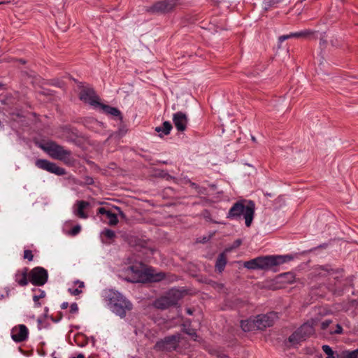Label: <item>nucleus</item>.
Segmentation results:
<instances>
[{
    "label": "nucleus",
    "mask_w": 358,
    "mask_h": 358,
    "mask_svg": "<svg viewBox=\"0 0 358 358\" xmlns=\"http://www.w3.org/2000/svg\"><path fill=\"white\" fill-rule=\"evenodd\" d=\"M127 271V280L131 282H143L146 280L158 282L165 277L164 273H155L153 270H146L145 265L142 263L129 266Z\"/></svg>",
    "instance_id": "nucleus-1"
},
{
    "label": "nucleus",
    "mask_w": 358,
    "mask_h": 358,
    "mask_svg": "<svg viewBox=\"0 0 358 358\" xmlns=\"http://www.w3.org/2000/svg\"><path fill=\"white\" fill-rule=\"evenodd\" d=\"M106 297L108 300V306L113 313L124 318L127 312L133 308V305L126 297L117 291L109 290Z\"/></svg>",
    "instance_id": "nucleus-2"
},
{
    "label": "nucleus",
    "mask_w": 358,
    "mask_h": 358,
    "mask_svg": "<svg viewBox=\"0 0 358 358\" xmlns=\"http://www.w3.org/2000/svg\"><path fill=\"white\" fill-rule=\"evenodd\" d=\"M255 214V203L252 201H240L236 202L229 210L227 217L229 219H237L243 215L245 223L250 227L253 220Z\"/></svg>",
    "instance_id": "nucleus-3"
},
{
    "label": "nucleus",
    "mask_w": 358,
    "mask_h": 358,
    "mask_svg": "<svg viewBox=\"0 0 358 358\" xmlns=\"http://www.w3.org/2000/svg\"><path fill=\"white\" fill-rule=\"evenodd\" d=\"M182 292L176 289L169 290L164 296L157 299L154 303V306L160 310H165L171 306H175L182 298Z\"/></svg>",
    "instance_id": "nucleus-4"
},
{
    "label": "nucleus",
    "mask_w": 358,
    "mask_h": 358,
    "mask_svg": "<svg viewBox=\"0 0 358 358\" xmlns=\"http://www.w3.org/2000/svg\"><path fill=\"white\" fill-rule=\"evenodd\" d=\"M259 269L268 270L273 266L282 264L291 261V255H266L257 257Z\"/></svg>",
    "instance_id": "nucleus-5"
},
{
    "label": "nucleus",
    "mask_w": 358,
    "mask_h": 358,
    "mask_svg": "<svg viewBox=\"0 0 358 358\" xmlns=\"http://www.w3.org/2000/svg\"><path fill=\"white\" fill-rule=\"evenodd\" d=\"M314 323L313 321H308L297 329L288 338V341L292 345L298 344L301 341H306L315 332Z\"/></svg>",
    "instance_id": "nucleus-6"
},
{
    "label": "nucleus",
    "mask_w": 358,
    "mask_h": 358,
    "mask_svg": "<svg viewBox=\"0 0 358 358\" xmlns=\"http://www.w3.org/2000/svg\"><path fill=\"white\" fill-rule=\"evenodd\" d=\"M50 157L59 160H65L71 155V152L64 149L63 146L57 144L55 142L48 143L43 148Z\"/></svg>",
    "instance_id": "nucleus-7"
},
{
    "label": "nucleus",
    "mask_w": 358,
    "mask_h": 358,
    "mask_svg": "<svg viewBox=\"0 0 358 358\" xmlns=\"http://www.w3.org/2000/svg\"><path fill=\"white\" fill-rule=\"evenodd\" d=\"M180 334H177L165 337L163 340L158 341L155 345V348L162 351L176 350L180 342Z\"/></svg>",
    "instance_id": "nucleus-8"
},
{
    "label": "nucleus",
    "mask_w": 358,
    "mask_h": 358,
    "mask_svg": "<svg viewBox=\"0 0 358 358\" xmlns=\"http://www.w3.org/2000/svg\"><path fill=\"white\" fill-rule=\"evenodd\" d=\"M29 282L35 286H43L48 279V273L46 269L37 266L31 269L29 273Z\"/></svg>",
    "instance_id": "nucleus-9"
},
{
    "label": "nucleus",
    "mask_w": 358,
    "mask_h": 358,
    "mask_svg": "<svg viewBox=\"0 0 358 358\" xmlns=\"http://www.w3.org/2000/svg\"><path fill=\"white\" fill-rule=\"evenodd\" d=\"M79 97L83 101L93 106H99L101 103L94 90L89 86L81 85L79 86Z\"/></svg>",
    "instance_id": "nucleus-10"
},
{
    "label": "nucleus",
    "mask_w": 358,
    "mask_h": 358,
    "mask_svg": "<svg viewBox=\"0 0 358 358\" xmlns=\"http://www.w3.org/2000/svg\"><path fill=\"white\" fill-rule=\"evenodd\" d=\"M276 318H278V314L275 312L257 315L254 318L256 329L263 330L268 327L272 326Z\"/></svg>",
    "instance_id": "nucleus-11"
},
{
    "label": "nucleus",
    "mask_w": 358,
    "mask_h": 358,
    "mask_svg": "<svg viewBox=\"0 0 358 358\" xmlns=\"http://www.w3.org/2000/svg\"><path fill=\"white\" fill-rule=\"evenodd\" d=\"M177 5V0H162L156 2L148 9L150 13H168L171 11Z\"/></svg>",
    "instance_id": "nucleus-12"
},
{
    "label": "nucleus",
    "mask_w": 358,
    "mask_h": 358,
    "mask_svg": "<svg viewBox=\"0 0 358 358\" xmlns=\"http://www.w3.org/2000/svg\"><path fill=\"white\" fill-rule=\"evenodd\" d=\"M35 165L38 169L55 173L57 176H62L65 173V170L63 168L59 167L56 164L50 162L47 159H37L35 162Z\"/></svg>",
    "instance_id": "nucleus-13"
},
{
    "label": "nucleus",
    "mask_w": 358,
    "mask_h": 358,
    "mask_svg": "<svg viewBox=\"0 0 358 358\" xmlns=\"http://www.w3.org/2000/svg\"><path fill=\"white\" fill-rule=\"evenodd\" d=\"M29 330L24 324H19L11 329V338L17 343L23 342L28 338Z\"/></svg>",
    "instance_id": "nucleus-14"
},
{
    "label": "nucleus",
    "mask_w": 358,
    "mask_h": 358,
    "mask_svg": "<svg viewBox=\"0 0 358 358\" xmlns=\"http://www.w3.org/2000/svg\"><path fill=\"white\" fill-rule=\"evenodd\" d=\"M173 122L179 131H183L186 129L188 120L185 113L182 112H177L173 115Z\"/></svg>",
    "instance_id": "nucleus-15"
},
{
    "label": "nucleus",
    "mask_w": 358,
    "mask_h": 358,
    "mask_svg": "<svg viewBox=\"0 0 358 358\" xmlns=\"http://www.w3.org/2000/svg\"><path fill=\"white\" fill-rule=\"evenodd\" d=\"M89 206L90 203L86 201H77L73 206L74 215L81 219L88 218V215L85 212V210Z\"/></svg>",
    "instance_id": "nucleus-16"
},
{
    "label": "nucleus",
    "mask_w": 358,
    "mask_h": 358,
    "mask_svg": "<svg viewBox=\"0 0 358 358\" xmlns=\"http://www.w3.org/2000/svg\"><path fill=\"white\" fill-rule=\"evenodd\" d=\"M29 268L27 267L23 268L22 270H18L15 274V281L20 286L27 285L29 278Z\"/></svg>",
    "instance_id": "nucleus-17"
},
{
    "label": "nucleus",
    "mask_w": 358,
    "mask_h": 358,
    "mask_svg": "<svg viewBox=\"0 0 358 358\" xmlns=\"http://www.w3.org/2000/svg\"><path fill=\"white\" fill-rule=\"evenodd\" d=\"M97 215H104L106 219L108 220V224L110 226H115L118 223L117 214L103 207L98 208Z\"/></svg>",
    "instance_id": "nucleus-18"
},
{
    "label": "nucleus",
    "mask_w": 358,
    "mask_h": 358,
    "mask_svg": "<svg viewBox=\"0 0 358 358\" xmlns=\"http://www.w3.org/2000/svg\"><path fill=\"white\" fill-rule=\"evenodd\" d=\"M173 127L170 122L165 121L162 124V126L155 127V130L159 133V136L162 137L170 134Z\"/></svg>",
    "instance_id": "nucleus-19"
},
{
    "label": "nucleus",
    "mask_w": 358,
    "mask_h": 358,
    "mask_svg": "<svg viewBox=\"0 0 358 358\" xmlns=\"http://www.w3.org/2000/svg\"><path fill=\"white\" fill-rule=\"evenodd\" d=\"M103 112L106 114L110 115L114 117H120L121 118V112L119 109L115 107L110 106L108 105L102 104L99 105Z\"/></svg>",
    "instance_id": "nucleus-20"
},
{
    "label": "nucleus",
    "mask_w": 358,
    "mask_h": 358,
    "mask_svg": "<svg viewBox=\"0 0 358 358\" xmlns=\"http://www.w3.org/2000/svg\"><path fill=\"white\" fill-rule=\"evenodd\" d=\"M227 264V256L224 252L220 253L216 260L215 268L220 273L222 272Z\"/></svg>",
    "instance_id": "nucleus-21"
},
{
    "label": "nucleus",
    "mask_w": 358,
    "mask_h": 358,
    "mask_svg": "<svg viewBox=\"0 0 358 358\" xmlns=\"http://www.w3.org/2000/svg\"><path fill=\"white\" fill-rule=\"evenodd\" d=\"M241 327L244 331H250L256 329L254 319L242 320L241 322Z\"/></svg>",
    "instance_id": "nucleus-22"
},
{
    "label": "nucleus",
    "mask_w": 358,
    "mask_h": 358,
    "mask_svg": "<svg viewBox=\"0 0 358 358\" xmlns=\"http://www.w3.org/2000/svg\"><path fill=\"white\" fill-rule=\"evenodd\" d=\"M313 34V31L310 29H305L300 31L291 33L292 38H309Z\"/></svg>",
    "instance_id": "nucleus-23"
},
{
    "label": "nucleus",
    "mask_w": 358,
    "mask_h": 358,
    "mask_svg": "<svg viewBox=\"0 0 358 358\" xmlns=\"http://www.w3.org/2000/svg\"><path fill=\"white\" fill-rule=\"evenodd\" d=\"M336 355L337 358H358V349L353 351L345 350Z\"/></svg>",
    "instance_id": "nucleus-24"
},
{
    "label": "nucleus",
    "mask_w": 358,
    "mask_h": 358,
    "mask_svg": "<svg viewBox=\"0 0 358 358\" xmlns=\"http://www.w3.org/2000/svg\"><path fill=\"white\" fill-rule=\"evenodd\" d=\"M243 266L245 268H248V269H252V270H258L259 269L257 258L252 259L250 261L245 262L243 264Z\"/></svg>",
    "instance_id": "nucleus-25"
},
{
    "label": "nucleus",
    "mask_w": 358,
    "mask_h": 358,
    "mask_svg": "<svg viewBox=\"0 0 358 358\" xmlns=\"http://www.w3.org/2000/svg\"><path fill=\"white\" fill-rule=\"evenodd\" d=\"M74 340L76 343L80 347H83L87 343L85 336L81 334H76L75 336Z\"/></svg>",
    "instance_id": "nucleus-26"
},
{
    "label": "nucleus",
    "mask_w": 358,
    "mask_h": 358,
    "mask_svg": "<svg viewBox=\"0 0 358 358\" xmlns=\"http://www.w3.org/2000/svg\"><path fill=\"white\" fill-rule=\"evenodd\" d=\"M323 352L327 355L326 358H337L335 357V352L328 345H323L322 347Z\"/></svg>",
    "instance_id": "nucleus-27"
},
{
    "label": "nucleus",
    "mask_w": 358,
    "mask_h": 358,
    "mask_svg": "<svg viewBox=\"0 0 358 358\" xmlns=\"http://www.w3.org/2000/svg\"><path fill=\"white\" fill-rule=\"evenodd\" d=\"M101 234L108 240V241L107 242L108 243H110V241L114 239V238L115 237V233L113 230L109 229H106L104 231H103Z\"/></svg>",
    "instance_id": "nucleus-28"
},
{
    "label": "nucleus",
    "mask_w": 358,
    "mask_h": 358,
    "mask_svg": "<svg viewBox=\"0 0 358 358\" xmlns=\"http://www.w3.org/2000/svg\"><path fill=\"white\" fill-rule=\"evenodd\" d=\"M38 292V294H35L33 296V300L35 303L36 306H39L41 303L38 302L39 299H43L45 296V292L43 290L38 289L36 290Z\"/></svg>",
    "instance_id": "nucleus-29"
},
{
    "label": "nucleus",
    "mask_w": 358,
    "mask_h": 358,
    "mask_svg": "<svg viewBox=\"0 0 358 358\" xmlns=\"http://www.w3.org/2000/svg\"><path fill=\"white\" fill-rule=\"evenodd\" d=\"M182 331L188 334L189 336H190L194 341L196 340V337H197V335H196V333L195 331V330L194 329H191L189 327L188 328H186L184 327Z\"/></svg>",
    "instance_id": "nucleus-30"
},
{
    "label": "nucleus",
    "mask_w": 358,
    "mask_h": 358,
    "mask_svg": "<svg viewBox=\"0 0 358 358\" xmlns=\"http://www.w3.org/2000/svg\"><path fill=\"white\" fill-rule=\"evenodd\" d=\"M24 258L28 259L29 261H32L34 258L32 252L29 250H25L24 252Z\"/></svg>",
    "instance_id": "nucleus-31"
},
{
    "label": "nucleus",
    "mask_w": 358,
    "mask_h": 358,
    "mask_svg": "<svg viewBox=\"0 0 358 358\" xmlns=\"http://www.w3.org/2000/svg\"><path fill=\"white\" fill-rule=\"evenodd\" d=\"M10 289L8 287L4 288L3 293L0 294V301L9 296Z\"/></svg>",
    "instance_id": "nucleus-32"
},
{
    "label": "nucleus",
    "mask_w": 358,
    "mask_h": 358,
    "mask_svg": "<svg viewBox=\"0 0 358 358\" xmlns=\"http://www.w3.org/2000/svg\"><path fill=\"white\" fill-rule=\"evenodd\" d=\"M80 230H81V227L80 225H76L74 227H73V229H71V234L72 236H76L80 233Z\"/></svg>",
    "instance_id": "nucleus-33"
},
{
    "label": "nucleus",
    "mask_w": 358,
    "mask_h": 358,
    "mask_svg": "<svg viewBox=\"0 0 358 358\" xmlns=\"http://www.w3.org/2000/svg\"><path fill=\"white\" fill-rule=\"evenodd\" d=\"M331 323V321L330 320H326L323 321L321 324L322 329H323V330L327 329Z\"/></svg>",
    "instance_id": "nucleus-34"
},
{
    "label": "nucleus",
    "mask_w": 358,
    "mask_h": 358,
    "mask_svg": "<svg viewBox=\"0 0 358 358\" xmlns=\"http://www.w3.org/2000/svg\"><path fill=\"white\" fill-rule=\"evenodd\" d=\"M78 311V306L76 303H73L70 306V312L71 313H76Z\"/></svg>",
    "instance_id": "nucleus-35"
},
{
    "label": "nucleus",
    "mask_w": 358,
    "mask_h": 358,
    "mask_svg": "<svg viewBox=\"0 0 358 358\" xmlns=\"http://www.w3.org/2000/svg\"><path fill=\"white\" fill-rule=\"evenodd\" d=\"M343 331V328L340 324H336V329L334 331H331V334H340Z\"/></svg>",
    "instance_id": "nucleus-36"
},
{
    "label": "nucleus",
    "mask_w": 358,
    "mask_h": 358,
    "mask_svg": "<svg viewBox=\"0 0 358 358\" xmlns=\"http://www.w3.org/2000/svg\"><path fill=\"white\" fill-rule=\"evenodd\" d=\"M242 243V241L241 239H237L235 241H234L231 249L237 248H238Z\"/></svg>",
    "instance_id": "nucleus-37"
},
{
    "label": "nucleus",
    "mask_w": 358,
    "mask_h": 358,
    "mask_svg": "<svg viewBox=\"0 0 358 358\" xmlns=\"http://www.w3.org/2000/svg\"><path fill=\"white\" fill-rule=\"evenodd\" d=\"M69 292H71V294L74 296L78 295L82 292V291L78 288L74 289H69Z\"/></svg>",
    "instance_id": "nucleus-38"
},
{
    "label": "nucleus",
    "mask_w": 358,
    "mask_h": 358,
    "mask_svg": "<svg viewBox=\"0 0 358 358\" xmlns=\"http://www.w3.org/2000/svg\"><path fill=\"white\" fill-rule=\"evenodd\" d=\"M290 38H292L291 33L289 34L282 35V36H280L279 41H280V42H282V41H285L286 39H288Z\"/></svg>",
    "instance_id": "nucleus-39"
},
{
    "label": "nucleus",
    "mask_w": 358,
    "mask_h": 358,
    "mask_svg": "<svg viewBox=\"0 0 358 358\" xmlns=\"http://www.w3.org/2000/svg\"><path fill=\"white\" fill-rule=\"evenodd\" d=\"M327 43V41L325 38H321L320 40V47L321 48H323L324 47H326V45Z\"/></svg>",
    "instance_id": "nucleus-40"
},
{
    "label": "nucleus",
    "mask_w": 358,
    "mask_h": 358,
    "mask_svg": "<svg viewBox=\"0 0 358 358\" xmlns=\"http://www.w3.org/2000/svg\"><path fill=\"white\" fill-rule=\"evenodd\" d=\"M115 209L117 210L118 214L121 216V217H126L125 214L121 210V209L119 207H115Z\"/></svg>",
    "instance_id": "nucleus-41"
},
{
    "label": "nucleus",
    "mask_w": 358,
    "mask_h": 358,
    "mask_svg": "<svg viewBox=\"0 0 358 358\" xmlns=\"http://www.w3.org/2000/svg\"><path fill=\"white\" fill-rule=\"evenodd\" d=\"M115 209L117 210L118 214L121 216V217H126L125 214L121 210V209L119 207H115Z\"/></svg>",
    "instance_id": "nucleus-42"
},
{
    "label": "nucleus",
    "mask_w": 358,
    "mask_h": 358,
    "mask_svg": "<svg viewBox=\"0 0 358 358\" xmlns=\"http://www.w3.org/2000/svg\"><path fill=\"white\" fill-rule=\"evenodd\" d=\"M69 306V303L68 302H63L61 305V308L62 309H66Z\"/></svg>",
    "instance_id": "nucleus-43"
},
{
    "label": "nucleus",
    "mask_w": 358,
    "mask_h": 358,
    "mask_svg": "<svg viewBox=\"0 0 358 358\" xmlns=\"http://www.w3.org/2000/svg\"><path fill=\"white\" fill-rule=\"evenodd\" d=\"M186 313L188 314V315H192L193 313H194V310L191 309V308H187L186 309Z\"/></svg>",
    "instance_id": "nucleus-44"
},
{
    "label": "nucleus",
    "mask_w": 358,
    "mask_h": 358,
    "mask_svg": "<svg viewBox=\"0 0 358 358\" xmlns=\"http://www.w3.org/2000/svg\"><path fill=\"white\" fill-rule=\"evenodd\" d=\"M71 358H85V355L83 354H79L77 357H73Z\"/></svg>",
    "instance_id": "nucleus-45"
},
{
    "label": "nucleus",
    "mask_w": 358,
    "mask_h": 358,
    "mask_svg": "<svg viewBox=\"0 0 358 358\" xmlns=\"http://www.w3.org/2000/svg\"><path fill=\"white\" fill-rule=\"evenodd\" d=\"M84 287V282H79V288H82Z\"/></svg>",
    "instance_id": "nucleus-46"
},
{
    "label": "nucleus",
    "mask_w": 358,
    "mask_h": 358,
    "mask_svg": "<svg viewBox=\"0 0 358 358\" xmlns=\"http://www.w3.org/2000/svg\"><path fill=\"white\" fill-rule=\"evenodd\" d=\"M4 85L0 82V90L3 89Z\"/></svg>",
    "instance_id": "nucleus-47"
},
{
    "label": "nucleus",
    "mask_w": 358,
    "mask_h": 358,
    "mask_svg": "<svg viewBox=\"0 0 358 358\" xmlns=\"http://www.w3.org/2000/svg\"><path fill=\"white\" fill-rule=\"evenodd\" d=\"M328 273H329V270L328 268L325 269Z\"/></svg>",
    "instance_id": "nucleus-48"
},
{
    "label": "nucleus",
    "mask_w": 358,
    "mask_h": 358,
    "mask_svg": "<svg viewBox=\"0 0 358 358\" xmlns=\"http://www.w3.org/2000/svg\"><path fill=\"white\" fill-rule=\"evenodd\" d=\"M252 141H255V138L254 137H252Z\"/></svg>",
    "instance_id": "nucleus-49"
},
{
    "label": "nucleus",
    "mask_w": 358,
    "mask_h": 358,
    "mask_svg": "<svg viewBox=\"0 0 358 358\" xmlns=\"http://www.w3.org/2000/svg\"><path fill=\"white\" fill-rule=\"evenodd\" d=\"M54 358H57V357H54Z\"/></svg>",
    "instance_id": "nucleus-50"
}]
</instances>
